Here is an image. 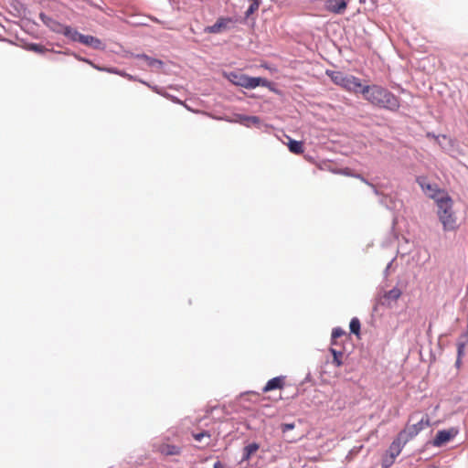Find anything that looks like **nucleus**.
Returning <instances> with one entry per match:
<instances>
[{
  "label": "nucleus",
  "instance_id": "ddd939ff",
  "mask_svg": "<svg viewBox=\"0 0 468 468\" xmlns=\"http://www.w3.org/2000/svg\"><path fill=\"white\" fill-rule=\"evenodd\" d=\"M284 379L282 377H276L270 379L262 388L264 393L273 389H281L283 387Z\"/></svg>",
  "mask_w": 468,
  "mask_h": 468
},
{
  "label": "nucleus",
  "instance_id": "f257e3e1",
  "mask_svg": "<svg viewBox=\"0 0 468 468\" xmlns=\"http://www.w3.org/2000/svg\"><path fill=\"white\" fill-rule=\"evenodd\" d=\"M360 93L367 101L374 106L391 112H396L400 107L399 99L382 86L362 85Z\"/></svg>",
  "mask_w": 468,
  "mask_h": 468
},
{
  "label": "nucleus",
  "instance_id": "cd10ccee",
  "mask_svg": "<svg viewBox=\"0 0 468 468\" xmlns=\"http://www.w3.org/2000/svg\"><path fill=\"white\" fill-rule=\"evenodd\" d=\"M259 5L257 3L250 5V9L247 11V14L252 13L255 9H257Z\"/></svg>",
  "mask_w": 468,
  "mask_h": 468
},
{
  "label": "nucleus",
  "instance_id": "72a5a7b5",
  "mask_svg": "<svg viewBox=\"0 0 468 468\" xmlns=\"http://www.w3.org/2000/svg\"><path fill=\"white\" fill-rule=\"evenodd\" d=\"M427 189H428V190H432V189H431V186L430 185H427Z\"/></svg>",
  "mask_w": 468,
  "mask_h": 468
},
{
  "label": "nucleus",
  "instance_id": "bb28decb",
  "mask_svg": "<svg viewBox=\"0 0 468 468\" xmlns=\"http://www.w3.org/2000/svg\"><path fill=\"white\" fill-rule=\"evenodd\" d=\"M303 151V143L294 141V154H301Z\"/></svg>",
  "mask_w": 468,
  "mask_h": 468
},
{
  "label": "nucleus",
  "instance_id": "aec40b11",
  "mask_svg": "<svg viewBox=\"0 0 468 468\" xmlns=\"http://www.w3.org/2000/svg\"><path fill=\"white\" fill-rule=\"evenodd\" d=\"M349 328L351 333L355 334L356 335H359L360 334V321L358 318L354 317L350 321Z\"/></svg>",
  "mask_w": 468,
  "mask_h": 468
},
{
  "label": "nucleus",
  "instance_id": "5701e85b",
  "mask_svg": "<svg viewBox=\"0 0 468 468\" xmlns=\"http://www.w3.org/2000/svg\"><path fill=\"white\" fill-rule=\"evenodd\" d=\"M258 445L256 443L249 444L245 447V456L244 458L249 459L251 454H253L258 450Z\"/></svg>",
  "mask_w": 468,
  "mask_h": 468
},
{
  "label": "nucleus",
  "instance_id": "4468645a",
  "mask_svg": "<svg viewBox=\"0 0 468 468\" xmlns=\"http://www.w3.org/2000/svg\"><path fill=\"white\" fill-rule=\"evenodd\" d=\"M61 34L74 42H80V37L82 35L69 26H65Z\"/></svg>",
  "mask_w": 468,
  "mask_h": 468
},
{
  "label": "nucleus",
  "instance_id": "f8f14e48",
  "mask_svg": "<svg viewBox=\"0 0 468 468\" xmlns=\"http://www.w3.org/2000/svg\"><path fill=\"white\" fill-rule=\"evenodd\" d=\"M80 43H81L85 46L93 48L94 49H102L103 48V44H102L101 40L93 36H90V35H81Z\"/></svg>",
  "mask_w": 468,
  "mask_h": 468
},
{
  "label": "nucleus",
  "instance_id": "7c9ffc66",
  "mask_svg": "<svg viewBox=\"0 0 468 468\" xmlns=\"http://www.w3.org/2000/svg\"><path fill=\"white\" fill-rule=\"evenodd\" d=\"M340 344V342L338 340H335V342H334V338L331 337V347H336V346H338Z\"/></svg>",
  "mask_w": 468,
  "mask_h": 468
},
{
  "label": "nucleus",
  "instance_id": "f03ea898",
  "mask_svg": "<svg viewBox=\"0 0 468 468\" xmlns=\"http://www.w3.org/2000/svg\"><path fill=\"white\" fill-rule=\"evenodd\" d=\"M431 197L435 199L438 207V217L444 230H454L457 228L456 217L452 211V199L450 196L441 190L435 191Z\"/></svg>",
  "mask_w": 468,
  "mask_h": 468
},
{
  "label": "nucleus",
  "instance_id": "393cba45",
  "mask_svg": "<svg viewBox=\"0 0 468 468\" xmlns=\"http://www.w3.org/2000/svg\"><path fill=\"white\" fill-rule=\"evenodd\" d=\"M466 344H468L467 339H465L464 342L460 341L457 343V352H458L457 363H459L461 357L463 356L464 347H465Z\"/></svg>",
  "mask_w": 468,
  "mask_h": 468
},
{
  "label": "nucleus",
  "instance_id": "dca6fc26",
  "mask_svg": "<svg viewBox=\"0 0 468 468\" xmlns=\"http://www.w3.org/2000/svg\"><path fill=\"white\" fill-rule=\"evenodd\" d=\"M330 352L333 355V363L338 367H341L343 365V350L341 348L330 347Z\"/></svg>",
  "mask_w": 468,
  "mask_h": 468
},
{
  "label": "nucleus",
  "instance_id": "6ab92c4d",
  "mask_svg": "<svg viewBox=\"0 0 468 468\" xmlns=\"http://www.w3.org/2000/svg\"><path fill=\"white\" fill-rule=\"evenodd\" d=\"M240 122L248 127L258 126L261 120L257 116H242L240 117Z\"/></svg>",
  "mask_w": 468,
  "mask_h": 468
},
{
  "label": "nucleus",
  "instance_id": "4be33fe9",
  "mask_svg": "<svg viewBox=\"0 0 468 468\" xmlns=\"http://www.w3.org/2000/svg\"><path fill=\"white\" fill-rule=\"evenodd\" d=\"M346 331H344L340 327H336V328L333 329L331 337L334 338V342H335V340H338L339 338L346 336Z\"/></svg>",
  "mask_w": 468,
  "mask_h": 468
},
{
  "label": "nucleus",
  "instance_id": "2f4dec72",
  "mask_svg": "<svg viewBox=\"0 0 468 468\" xmlns=\"http://www.w3.org/2000/svg\"><path fill=\"white\" fill-rule=\"evenodd\" d=\"M223 464L220 462H216L214 463V468H223Z\"/></svg>",
  "mask_w": 468,
  "mask_h": 468
},
{
  "label": "nucleus",
  "instance_id": "1a4fd4ad",
  "mask_svg": "<svg viewBox=\"0 0 468 468\" xmlns=\"http://www.w3.org/2000/svg\"><path fill=\"white\" fill-rule=\"evenodd\" d=\"M457 433L458 431L454 428L439 431L434 438L433 444L438 447L442 446L453 439Z\"/></svg>",
  "mask_w": 468,
  "mask_h": 468
},
{
  "label": "nucleus",
  "instance_id": "39448f33",
  "mask_svg": "<svg viewBox=\"0 0 468 468\" xmlns=\"http://www.w3.org/2000/svg\"><path fill=\"white\" fill-rule=\"evenodd\" d=\"M235 23L236 20L232 17L221 16L218 18L214 25L207 27L205 28V32L209 34H218L229 29Z\"/></svg>",
  "mask_w": 468,
  "mask_h": 468
},
{
  "label": "nucleus",
  "instance_id": "a211bd4d",
  "mask_svg": "<svg viewBox=\"0 0 468 468\" xmlns=\"http://www.w3.org/2000/svg\"><path fill=\"white\" fill-rule=\"evenodd\" d=\"M193 438L198 442H204V446L209 445L211 435L208 431L193 432Z\"/></svg>",
  "mask_w": 468,
  "mask_h": 468
},
{
  "label": "nucleus",
  "instance_id": "f3484780",
  "mask_svg": "<svg viewBox=\"0 0 468 468\" xmlns=\"http://www.w3.org/2000/svg\"><path fill=\"white\" fill-rule=\"evenodd\" d=\"M137 58L143 59L146 63V65L151 68H160L163 65V62L161 60L153 58L144 54L137 55Z\"/></svg>",
  "mask_w": 468,
  "mask_h": 468
},
{
  "label": "nucleus",
  "instance_id": "c756f323",
  "mask_svg": "<svg viewBox=\"0 0 468 468\" xmlns=\"http://www.w3.org/2000/svg\"><path fill=\"white\" fill-rule=\"evenodd\" d=\"M292 429V424H284L282 427V431H286Z\"/></svg>",
  "mask_w": 468,
  "mask_h": 468
},
{
  "label": "nucleus",
  "instance_id": "a878e982",
  "mask_svg": "<svg viewBox=\"0 0 468 468\" xmlns=\"http://www.w3.org/2000/svg\"><path fill=\"white\" fill-rule=\"evenodd\" d=\"M395 459L394 457L390 456L389 454H386V456L384 457L383 459V467L384 468H388L389 466H391L393 464V463L395 462Z\"/></svg>",
  "mask_w": 468,
  "mask_h": 468
},
{
  "label": "nucleus",
  "instance_id": "b1692460",
  "mask_svg": "<svg viewBox=\"0 0 468 468\" xmlns=\"http://www.w3.org/2000/svg\"><path fill=\"white\" fill-rule=\"evenodd\" d=\"M28 48L29 50L39 54H43L48 50L43 45L40 44H31L29 45Z\"/></svg>",
  "mask_w": 468,
  "mask_h": 468
},
{
  "label": "nucleus",
  "instance_id": "6e6552de",
  "mask_svg": "<svg viewBox=\"0 0 468 468\" xmlns=\"http://www.w3.org/2000/svg\"><path fill=\"white\" fill-rule=\"evenodd\" d=\"M408 441L407 438H405V433L399 432L396 439L389 445L387 453L394 458H397L400 454L404 445Z\"/></svg>",
  "mask_w": 468,
  "mask_h": 468
},
{
  "label": "nucleus",
  "instance_id": "c85d7f7f",
  "mask_svg": "<svg viewBox=\"0 0 468 468\" xmlns=\"http://www.w3.org/2000/svg\"><path fill=\"white\" fill-rule=\"evenodd\" d=\"M290 152H292V139L288 138V142L286 143Z\"/></svg>",
  "mask_w": 468,
  "mask_h": 468
},
{
  "label": "nucleus",
  "instance_id": "7ed1b4c3",
  "mask_svg": "<svg viewBox=\"0 0 468 468\" xmlns=\"http://www.w3.org/2000/svg\"><path fill=\"white\" fill-rule=\"evenodd\" d=\"M326 74L335 85L344 90L353 93L360 92L362 83L358 78L336 70H326Z\"/></svg>",
  "mask_w": 468,
  "mask_h": 468
},
{
  "label": "nucleus",
  "instance_id": "412c9836",
  "mask_svg": "<svg viewBox=\"0 0 468 468\" xmlns=\"http://www.w3.org/2000/svg\"><path fill=\"white\" fill-rule=\"evenodd\" d=\"M401 295V291L399 288H393L385 293V298L392 301L398 300Z\"/></svg>",
  "mask_w": 468,
  "mask_h": 468
},
{
  "label": "nucleus",
  "instance_id": "9b49d317",
  "mask_svg": "<svg viewBox=\"0 0 468 468\" xmlns=\"http://www.w3.org/2000/svg\"><path fill=\"white\" fill-rule=\"evenodd\" d=\"M349 0H327L325 2L326 9L335 14H342L345 12Z\"/></svg>",
  "mask_w": 468,
  "mask_h": 468
},
{
  "label": "nucleus",
  "instance_id": "473e14b6",
  "mask_svg": "<svg viewBox=\"0 0 468 468\" xmlns=\"http://www.w3.org/2000/svg\"><path fill=\"white\" fill-rule=\"evenodd\" d=\"M462 337L467 339V342H468V318H467V333L464 334L463 335H462Z\"/></svg>",
  "mask_w": 468,
  "mask_h": 468
},
{
  "label": "nucleus",
  "instance_id": "9d476101",
  "mask_svg": "<svg viewBox=\"0 0 468 468\" xmlns=\"http://www.w3.org/2000/svg\"><path fill=\"white\" fill-rule=\"evenodd\" d=\"M40 19L46 25L50 30L57 34H61L65 26L61 24L60 22L51 18L50 16L41 13L40 14Z\"/></svg>",
  "mask_w": 468,
  "mask_h": 468
},
{
  "label": "nucleus",
  "instance_id": "2eb2a0df",
  "mask_svg": "<svg viewBox=\"0 0 468 468\" xmlns=\"http://www.w3.org/2000/svg\"><path fill=\"white\" fill-rule=\"evenodd\" d=\"M93 68H95L96 69L100 70V71H106V72H109V73H112V74H117V75H120L122 77H124V78H127L128 80H133V76L125 73V72H122L115 68H102V67H99V66H95L93 63L91 62H89Z\"/></svg>",
  "mask_w": 468,
  "mask_h": 468
},
{
  "label": "nucleus",
  "instance_id": "0eeeda50",
  "mask_svg": "<svg viewBox=\"0 0 468 468\" xmlns=\"http://www.w3.org/2000/svg\"><path fill=\"white\" fill-rule=\"evenodd\" d=\"M155 452L163 456H175L181 453V447L162 441L154 445Z\"/></svg>",
  "mask_w": 468,
  "mask_h": 468
},
{
  "label": "nucleus",
  "instance_id": "423d86ee",
  "mask_svg": "<svg viewBox=\"0 0 468 468\" xmlns=\"http://www.w3.org/2000/svg\"><path fill=\"white\" fill-rule=\"evenodd\" d=\"M429 426L430 419L428 418V416H426L425 418H422L418 423L407 426L400 432L405 433V438H407V441H409L410 440L417 436L424 428Z\"/></svg>",
  "mask_w": 468,
  "mask_h": 468
},
{
  "label": "nucleus",
  "instance_id": "20e7f679",
  "mask_svg": "<svg viewBox=\"0 0 468 468\" xmlns=\"http://www.w3.org/2000/svg\"><path fill=\"white\" fill-rule=\"evenodd\" d=\"M226 78L234 85L245 89H255L259 86H271V82L267 79L260 77H250L241 72H229L226 74Z\"/></svg>",
  "mask_w": 468,
  "mask_h": 468
}]
</instances>
